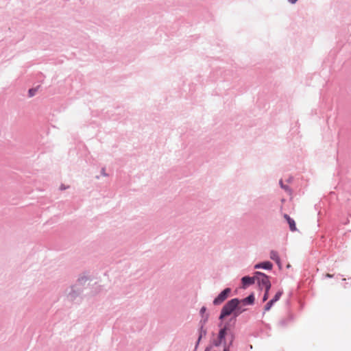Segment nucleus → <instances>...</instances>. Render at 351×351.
<instances>
[{
    "label": "nucleus",
    "instance_id": "obj_1",
    "mask_svg": "<svg viewBox=\"0 0 351 351\" xmlns=\"http://www.w3.org/2000/svg\"><path fill=\"white\" fill-rule=\"evenodd\" d=\"M88 280V277L85 276L78 278L76 282L70 287L69 291L67 292L68 300L73 301L80 296L83 293Z\"/></svg>",
    "mask_w": 351,
    "mask_h": 351
},
{
    "label": "nucleus",
    "instance_id": "obj_2",
    "mask_svg": "<svg viewBox=\"0 0 351 351\" xmlns=\"http://www.w3.org/2000/svg\"><path fill=\"white\" fill-rule=\"evenodd\" d=\"M240 304L239 298H234L230 300H228L222 307L219 316V320L221 322L219 324V326H222L223 321L225 319L226 317L230 316L233 315L234 312L235 311L236 308L237 307V305Z\"/></svg>",
    "mask_w": 351,
    "mask_h": 351
},
{
    "label": "nucleus",
    "instance_id": "obj_3",
    "mask_svg": "<svg viewBox=\"0 0 351 351\" xmlns=\"http://www.w3.org/2000/svg\"><path fill=\"white\" fill-rule=\"evenodd\" d=\"M255 282H256L257 285L260 290H263V289H271V284L269 280V276L261 271H255Z\"/></svg>",
    "mask_w": 351,
    "mask_h": 351
},
{
    "label": "nucleus",
    "instance_id": "obj_4",
    "mask_svg": "<svg viewBox=\"0 0 351 351\" xmlns=\"http://www.w3.org/2000/svg\"><path fill=\"white\" fill-rule=\"evenodd\" d=\"M232 289L230 287L225 288L221 291L213 301L214 306L221 305L230 296Z\"/></svg>",
    "mask_w": 351,
    "mask_h": 351
},
{
    "label": "nucleus",
    "instance_id": "obj_5",
    "mask_svg": "<svg viewBox=\"0 0 351 351\" xmlns=\"http://www.w3.org/2000/svg\"><path fill=\"white\" fill-rule=\"evenodd\" d=\"M237 321L234 318L230 317L223 326V327L219 330L220 336L222 337L223 335H227L228 331L231 330L232 328H234L236 324Z\"/></svg>",
    "mask_w": 351,
    "mask_h": 351
},
{
    "label": "nucleus",
    "instance_id": "obj_6",
    "mask_svg": "<svg viewBox=\"0 0 351 351\" xmlns=\"http://www.w3.org/2000/svg\"><path fill=\"white\" fill-rule=\"evenodd\" d=\"M294 316L292 313H289L286 317L282 318L279 322L278 326L281 328H285L293 322Z\"/></svg>",
    "mask_w": 351,
    "mask_h": 351
},
{
    "label": "nucleus",
    "instance_id": "obj_7",
    "mask_svg": "<svg viewBox=\"0 0 351 351\" xmlns=\"http://www.w3.org/2000/svg\"><path fill=\"white\" fill-rule=\"evenodd\" d=\"M240 304H242L243 306H250L253 305L255 302V295L252 292L250 294H249L247 297L239 299Z\"/></svg>",
    "mask_w": 351,
    "mask_h": 351
},
{
    "label": "nucleus",
    "instance_id": "obj_8",
    "mask_svg": "<svg viewBox=\"0 0 351 351\" xmlns=\"http://www.w3.org/2000/svg\"><path fill=\"white\" fill-rule=\"evenodd\" d=\"M241 283L244 289L254 285L255 283L254 273L253 274L252 276H244L243 277H242Z\"/></svg>",
    "mask_w": 351,
    "mask_h": 351
},
{
    "label": "nucleus",
    "instance_id": "obj_9",
    "mask_svg": "<svg viewBox=\"0 0 351 351\" xmlns=\"http://www.w3.org/2000/svg\"><path fill=\"white\" fill-rule=\"evenodd\" d=\"M254 269H262L265 270H271L273 268V263L269 261H265L263 262H260L256 263L254 266Z\"/></svg>",
    "mask_w": 351,
    "mask_h": 351
},
{
    "label": "nucleus",
    "instance_id": "obj_10",
    "mask_svg": "<svg viewBox=\"0 0 351 351\" xmlns=\"http://www.w3.org/2000/svg\"><path fill=\"white\" fill-rule=\"evenodd\" d=\"M284 218L289 224L290 230L291 232H295L297 230V227L295 220L287 214H284Z\"/></svg>",
    "mask_w": 351,
    "mask_h": 351
},
{
    "label": "nucleus",
    "instance_id": "obj_11",
    "mask_svg": "<svg viewBox=\"0 0 351 351\" xmlns=\"http://www.w3.org/2000/svg\"><path fill=\"white\" fill-rule=\"evenodd\" d=\"M207 334V330L206 328H203L202 326V327H199V329H198V339H197V341L195 343V350H197L198 346H199V343L201 341V339L205 337Z\"/></svg>",
    "mask_w": 351,
    "mask_h": 351
},
{
    "label": "nucleus",
    "instance_id": "obj_12",
    "mask_svg": "<svg viewBox=\"0 0 351 351\" xmlns=\"http://www.w3.org/2000/svg\"><path fill=\"white\" fill-rule=\"evenodd\" d=\"M270 258L276 262L278 267H281V261L278 253L275 250H271L269 254Z\"/></svg>",
    "mask_w": 351,
    "mask_h": 351
},
{
    "label": "nucleus",
    "instance_id": "obj_13",
    "mask_svg": "<svg viewBox=\"0 0 351 351\" xmlns=\"http://www.w3.org/2000/svg\"><path fill=\"white\" fill-rule=\"evenodd\" d=\"M242 304H238L237 307L235 309V311L234 312L232 318H234V319L237 321V318L244 311H245V308H242Z\"/></svg>",
    "mask_w": 351,
    "mask_h": 351
},
{
    "label": "nucleus",
    "instance_id": "obj_14",
    "mask_svg": "<svg viewBox=\"0 0 351 351\" xmlns=\"http://www.w3.org/2000/svg\"><path fill=\"white\" fill-rule=\"evenodd\" d=\"M202 319H200L199 322V327H203L204 328L206 324L208 322L209 319V315H204L203 317H201Z\"/></svg>",
    "mask_w": 351,
    "mask_h": 351
},
{
    "label": "nucleus",
    "instance_id": "obj_15",
    "mask_svg": "<svg viewBox=\"0 0 351 351\" xmlns=\"http://www.w3.org/2000/svg\"><path fill=\"white\" fill-rule=\"evenodd\" d=\"M274 304H275V302L274 301H272L271 300L268 301L264 306L263 314H265L266 311H269L271 309V308L274 306Z\"/></svg>",
    "mask_w": 351,
    "mask_h": 351
},
{
    "label": "nucleus",
    "instance_id": "obj_16",
    "mask_svg": "<svg viewBox=\"0 0 351 351\" xmlns=\"http://www.w3.org/2000/svg\"><path fill=\"white\" fill-rule=\"evenodd\" d=\"M282 294H283V291L282 290H278L276 292V293L275 294V295L274 296V298L272 299H271V300L276 303L277 301H278L280 300V298H281Z\"/></svg>",
    "mask_w": 351,
    "mask_h": 351
},
{
    "label": "nucleus",
    "instance_id": "obj_17",
    "mask_svg": "<svg viewBox=\"0 0 351 351\" xmlns=\"http://www.w3.org/2000/svg\"><path fill=\"white\" fill-rule=\"evenodd\" d=\"M269 290H270V289H265V293L263 294V299H262L263 302L268 300Z\"/></svg>",
    "mask_w": 351,
    "mask_h": 351
},
{
    "label": "nucleus",
    "instance_id": "obj_18",
    "mask_svg": "<svg viewBox=\"0 0 351 351\" xmlns=\"http://www.w3.org/2000/svg\"><path fill=\"white\" fill-rule=\"evenodd\" d=\"M206 307L205 306H203L200 310H199V315L201 317H203L204 315H209L208 313H206Z\"/></svg>",
    "mask_w": 351,
    "mask_h": 351
},
{
    "label": "nucleus",
    "instance_id": "obj_19",
    "mask_svg": "<svg viewBox=\"0 0 351 351\" xmlns=\"http://www.w3.org/2000/svg\"><path fill=\"white\" fill-rule=\"evenodd\" d=\"M234 334L232 332H230L229 333V337H228L229 342H228V344H227V346H229V347L230 346H232V343H233V341H234Z\"/></svg>",
    "mask_w": 351,
    "mask_h": 351
},
{
    "label": "nucleus",
    "instance_id": "obj_20",
    "mask_svg": "<svg viewBox=\"0 0 351 351\" xmlns=\"http://www.w3.org/2000/svg\"><path fill=\"white\" fill-rule=\"evenodd\" d=\"M36 91H37V88H29V90H28L29 97H32L34 96L36 93Z\"/></svg>",
    "mask_w": 351,
    "mask_h": 351
},
{
    "label": "nucleus",
    "instance_id": "obj_21",
    "mask_svg": "<svg viewBox=\"0 0 351 351\" xmlns=\"http://www.w3.org/2000/svg\"><path fill=\"white\" fill-rule=\"evenodd\" d=\"M101 174L103 176H108V174L106 173V168L102 167L101 169Z\"/></svg>",
    "mask_w": 351,
    "mask_h": 351
},
{
    "label": "nucleus",
    "instance_id": "obj_22",
    "mask_svg": "<svg viewBox=\"0 0 351 351\" xmlns=\"http://www.w3.org/2000/svg\"><path fill=\"white\" fill-rule=\"evenodd\" d=\"M280 184L281 188H282L285 190H287L289 188L288 186L283 184L282 180H280Z\"/></svg>",
    "mask_w": 351,
    "mask_h": 351
},
{
    "label": "nucleus",
    "instance_id": "obj_23",
    "mask_svg": "<svg viewBox=\"0 0 351 351\" xmlns=\"http://www.w3.org/2000/svg\"><path fill=\"white\" fill-rule=\"evenodd\" d=\"M224 348H223V351H230V347L229 346H227V343L226 344H224Z\"/></svg>",
    "mask_w": 351,
    "mask_h": 351
},
{
    "label": "nucleus",
    "instance_id": "obj_24",
    "mask_svg": "<svg viewBox=\"0 0 351 351\" xmlns=\"http://www.w3.org/2000/svg\"><path fill=\"white\" fill-rule=\"evenodd\" d=\"M298 0H288V1L291 4H295Z\"/></svg>",
    "mask_w": 351,
    "mask_h": 351
},
{
    "label": "nucleus",
    "instance_id": "obj_25",
    "mask_svg": "<svg viewBox=\"0 0 351 351\" xmlns=\"http://www.w3.org/2000/svg\"><path fill=\"white\" fill-rule=\"evenodd\" d=\"M348 215L349 217H351V211L350 210H348Z\"/></svg>",
    "mask_w": 351,
    "mask_h": 351
},
{
    "label": "nucleus",
    "instance_id": "obj_26",
    "mask_svg": "<svg viewBox=\"0 0 351 351\" xmlns=\"http://www.w3.org/2000/svg\"><path fill=\"white\" fill-rule=\"evenodd\" d=\"M65 189V187L63 185H62L61 186V189Z\"/></svg>",
    "mask_w": 351,
    "mask_h": 351
},
{
    "label": "nucleus",
    "instance_id": "obj_27",
    "mask_svg": "<svg viewBox=\"0 0 351 351\" xmlns=\"http://www.w3.org/2000/svg\"><path fill=\"white\" fill-rule=\"evenodd\" d=\"M327 276H328V277H329V278H330L332 276H331V275H330V274H327Z\"/></svg>",
    "mask_w": 351,
    "mask_h": 351
}]
</instances>
